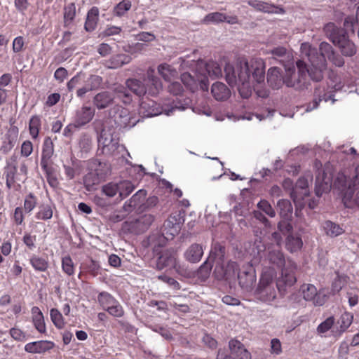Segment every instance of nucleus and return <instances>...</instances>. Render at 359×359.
Segmentation results:
<instances>
[{
	"label": "nucleus",
	"mask_w": 359,
	"mask_h": 359,
	"mask_svg": "<svg viewBox=\"0 0 359 359\" xmlns=\"http://www.w3.org/2000/svg\"><path fill=\"white\" fill-rule=\"evenodd\" d=\"M225 78L231 86H236L243 98L250 96L252 86L264 82L265 65L262 58H252L249 61L240 60L235 66L226 64L224 67Z\"/></svg>",
	"instance_id": "nucleus-1"
},
{
	"label": "nucleus",
	"mask_w": 359,
	"mask_h": 359,
	"mask_svg": "<svg viewBox=\"0 0 359 359\" xmlns=\"http://www.w3.org/2000/svg\"><path fill=\"white\" fill-rule=\"evenodd\" d=\"M266 259L269 262L281 269L280 276L277 278L278 291L285 292L297 282V264L290 259H285L279 245H273L268 248Z\"/></svg>",
	"instance_id": "nucleus-2"
},
{
	"label": "nucleus",
	"mask_w": 359,
	"mask_h": 359,
	"mask_svg": "<svg viewBox=\"0 0 359 359\" xmlns=\"http://www.w3.org/2000/svg\"><path fill=\"white\" fill-rule=\"evenodd\" d=\"M297 72L292 63L285 65V85L296 90H304L310 86L309 77L311 79L310 68L303 60H297L295 62Z\"/></svg>",
	"instance_id": "nucleus-3"
},
{
	"label": "nucleus",
	"mask_w": 359,
	"mask_h": 359,
	"mask_svg": "<svg viewBox=\"0 0 359 359\" xmlns=\"http://www.w3.org/2000/svg\"><path fill=\"white\" fill-rule=\"evenodd\" d=\"M126 88L139 97H142L147 92L154 95L162 88L160 79L155 76V70L149 67L147 71L146 77L142 80L128 79L126 81Z\"/></svg>",
	"instance_id": "nucleus-4"
},
{
	"label": "nucleus",
	"mask_w": 359,
	"mask_h": 359,
	"mask_svg": "<svg viewBox=\"0 0 359 359\" xmlns=\"http://www.w3.org/2000/svg\"><path fill=\"white\" fill-rule=\"evenodd\" d=\"M277 273L274 268L264 266L260 274L255 294L257 299L264 302L273 301L277 295V281L275 283Z\"/></svg>",
	"instance_id": "nucleus-5"
},
{
	"label": "nucleus",
	"mask_w": 359,
	"mask_h": 359,
	"mask_svg": "<svg viewBox=\"0 0 359 359\" xmlns=\"http://www.w3.org/2000/svg\"><path fill=\"white\" fill-rule=\"evenodd\" d=\"M334 186L343 194V201L346 206L353 202L359 207V165L355 168L351 178L347 179L344 174L339 173Z\"/></svg>",
	"instance_id": "nucleus-6"
},
{
	"label": "nucleus",
	"mask_w": 359,
	"mask_h": 359,
	"mask_svg": "<svg viewBox=\"0 0 359 359\" xmlns=\"http://www.w3.org/2000/svg\"><path fill=\"white\" fill-rule=\"evenodd\" d=\"M301 53L308 58L309 62V68L311 80L320 81L323 78V72L327 69V62L323 55H318L316 48H313L309 43H303L301 45Z\"/></svg>",
	"instance_id": "nucleus-7"
},
{
	"label": "nucleus",
	"mask_w": 359,
	"mask_h": 359,
	"mask_svg": "<svg viewBox=\"0 0 359 359\" xmlns=\"http://www.w3.org/2000/svg\"><path fill=\"white\" fill-rule=\"evenodd\" d=\"M98 146L102 149V153L106 156L114 155L120 147L118 140L104 130L101 131L98 137Z\"/></svg>",
	"instance_id": "nucleus-8"
},
{
	"label": "nucleus",
	"mask_w": 359,
	"mask_h": 359,
	"mask_svg": "<svg viewBox=\"0 0 359 359\" xmlns=\"http://www.w3.org/2000/svg\"><path fill=\"white\" fill-rule=\"evenodd\" d=\"M238 270V265L235 262H218L216 264L214 274L218 280H231L235 278Z\"/></svg>",
	"instance_id": "nucleus-9"
},
{
	"label": "nucleus",
	"mask_w": 359,
	"mask_h": 359,
	"mask_svg": "<svg viewBox=\"0 0 359 359\" xmlns=\"http://www.w3.org/2000/svg\"><path fill=\"white\" fill-rule=\"evenodd\" d=\"M114 112L115 121L117 122L121 126L132 128L139 122V119L135 118L128 109L122 107L121 106H116L111 110Z\"/></svg>",
	"instance_id": "nucleus-10"
},
{
	"label": "nucleus",
	"mask_w": 359,
	"mask_h": 359,
	"mask_svg": "<svg viewBox=\"0 0 359 359\" xmlns=\"http://www.w3.org/2000/svg\"><path fill=\"white\" fill-rule=\"evenodd\" d=\"M238 283L245 291H251L257 280L255 269L251 265H248L243 270L238 273Z\"/></svg>",
	"instance_id": "nucleus-11"
},
{
	"label": "nucleus",
	"mask_w": 359,
	"mask_h": 359,
	"mask_svg": "<svg viewBox=\"0 0 359 359\" xmlns=\"http://www.w3.org/2000/svg\"><path fill=\"white\" fill-rule=\"evenodd\" d=\"M19 130L16 126L8 128L1 138L0 153L4 155L8 154L15 147L18 138Z\"/></svg>",
	"instance_id": "nucleus-12"
},
{
	"label": "nucleus",
	"mask_w": 359,
	"mask_h": 359,
	"mask_svg": "<svg viewBox=\"0 0 359 359\" xmlns=\"http://www.w3.org/2000/svg\"><path fill=\"white\" fill-rule=\"evenodd\" d=\"M181 222L179 215H171L164 222L162 236L166 240H172L180 231Z\"/></svg>",
	"instance_id": "nucleus-13"
},
{
	"label": "nucleus",
	"mask_w": 359,
	"mask_h": 359,
	"mask_svg": "<svg viewBox=\"0 0 359 359\" xmlns=\"http://www.w3.org/2000/svg\"><path fill=\"white\" fill-rule=\"evenodd\" d=\"M181 80L184 85L187 86L191 92L198 89V86L203 91L208 90V79L204 76L203 78H195L191 74L184 72L181 76Z\"/></svg>",
	"instance_id": "nucleus-14"
},
{
	"label": "nucleus",
	"mask_w": 359,
	"mask_h": 359,
	"mask_svg": "<svg viewBox=\"0 0 359 359\" xmlns=\"http://www.w3.org/2000/svg\"><path fill=\"white\" fill-rule=\"evenodd\" d=\"M269 53L271 55L269 57L270 64H274L275 62H278L281 65L285 67V65H289L288 63L292 58L290 53L283 46H277L269 51Z\"/></svg>",
	"instance_id": "nucleus-15"
},
{
	"label": "nucleus",
	"mask_w": 359,
	"mask_h": 359,
	"mask_svg": "<svg viewBox=\"0 0 359 359\" xmlns=\"http://www.w3.org/2000/svg\"><path fill=\"white\" fill-rule=\"evenodd\" d=\"M303 298L306 301H312L313 304L320 306L325 302V296L321 297L320 293H318L316 287L312 284H306L302 286Z\"/></svg>",
	"instance_id": "nucleus-16"
},
{
	"label": "nucleus",
	"mask_w": 359,
	"mask_h": 359,
	"mask_svg": "<svg viewBox=\"0 0 359 359\" xmlns=\"http://www.w3.org/2000/svg\"><path fill=\"white\" fill-rule=\"evenodd\" d=\"M165 267H177V253L173 249L165 250L157 259V269L162 270Z\"/></svg>",
	"instance_id": "nucleus-17"
},
{
	"label": "nucleus",
	"mask_w": 359,
	"mask_h": 359,
	"mask_svg": "<svg viewBox=\"0 0 359 359\" xmlns=\"http://www.w3.org/2000/svg\"><path fill=\"white\" fill-rule=\"evenodd\" d=\"M309 182L304 177H300L290 192V197L294 203L303 200L309 194L308 190Z\"/></svg>",
	"instance_id": "nucleus-18"
},
{
	"label": "nucleus",
	"mask_w": 359,
	"mask_h": 359,
	"mask_svg": "<svg viewBox=\"0 0 359 359\" xmlns=\"http://www.w3.org/2000/svg\"><path fill=\"white\" fill-rule=\"evenodd\" d=\"M267 83L273 89H279L285 85V74L282 75L280 69L276 67H271L267 72Z\"/></svg>",
	"instance_id": "nucleus-19"
},
{
	"label": "nucleus",
	"mask_w": 359,
	"mask_h": 359,
	"mask_svg": "<svg viewBox=\"0 0 359 359\" xmlns=\"http://www.w3.org/2000/svg\"><path fill=\"white\" fill-rule=\"evenodd\" d=\"M338 46L341 54L345 57H352L357 52V47L355 43L349 40L346 34L341 36L334 43Z\"/></svg>",
	"instance_id": "nucleus-20"
},
{
	"label": "nucleus",
	"mask_w": 359,
	"mask_h": 359,
	"mask_svg": "<svg viewBox=\"0 0 359 359\" xmlns=\"http://www.w3.org/2000/svg\"><path fill=\"white\" fill-rule=\"evenodd\" d=\"M53 347V342L41 340L27 344L25 346V351L31 353H43L52 349Z\"/></svg>",
	"instance_id": "nucleus-21"
},
{
	"label": "nucleus",
	"mask_w": 359,
	"mask_h": 359,
	"mask_svg": "<svg viewBox=\"0 0 359 359\" xmlns=\"http://www.w3.org/2000/svg\"><path fill=\"white\" fill-rule=\"evenodd\" d=\"M131 60V57L128 55L117 54L111 56L108 60H104L102 64L108 69H115L130 63Z\"/></svg>",
	"instance_id": "nucleus-22"
},
{
	"label": "nucleus",
	"mask_w": 359,
	"mask_h": 359,
	"mask_svg": "<svg viewBox=\"0 0 359 359\" xmlns=\"http://www.w3.org/2000/svg\"><path fill=\"white\" fill-rule=\"evenodd\" d=\"M95 109L90 107L83 106L76 111L75 122L76 126L82 127L88 123L94 117Z\"/></svg>",
	"instance_id": "nucleus-23"
},
{
	"label": "nucleus",
	"mask_w": 359,
	"mask_h": 359,
	"mask_svg": "<svg viewBox=\"0 0 359 359\" xmlns=\"http://www.w3.org/2000/svg\"><path fill=\"white\" fill-rule=\"evenodd\" d=\"M314 95L316 98L312 102V107L309 105L306 111H310L317 108L319 102L322 100H324L325 102L332 100V103H334L335 101V100L332 97L333 95L332 93L325 92V86H319L316 87L314 91Z\"/></svg>",
	"instance_id": "nucleus-24"
},
{
	"label": "nucleus",
	"mask_w": 359,
	"mask_h": 359,
	"mask_svg": "<svg viewBox=\"0 0 359 359\" xmlns=\"http://www.w3.org/2000/svg\"><path fill=\"white\" fill-rule=\"evenodd\" d=\"M203 255V249L201 245L191 244L184 252V256L187 261L191 263L198 262Z\"/></svg>",
	"instance_id": "nucleus-25"
},
{
	"label": "nucleus",
	"mask_w": 359,
	"mask_h": 359,
	"mask_svg": "<svg viewBox=\"0 0 359 359\" xmlns=\"http://www.w3.org/2000/svg\"><path fill=\"white\" fill-rule=\"evenodd\" d=\"M197 67L204 68L205 75L212 78H218L222 76V69L217 62L210 61L205 62L203 60H198Z\"/></svg>",
	"instance_id": "nucleus-26"
},
{
	"label": "nucleus",
	"mask_w": 359,
	"mask_h": 359,
	"mask_svg": "<svg viewBox=\"0 0 359 359\" xmlns=\"http://www.w3.org/2000/svg\"><path fill=\"white\" fill-rule=\"evenodd\" d=\"M248 4L258 11L268 13H278L283 12L282 8L275 6L273 4L259 0H250L248 1Z\"/></svg>",
	"instance_id": "nucleus-27"
},
{
	"label": "nucleus",
	"mask_w": 359,
	"mask_h": 359,
	"mask_svg": "<svg viewBox=\"0 0 359 359\" xmlns=\"http://www.w3.org/2000/svg\"><path fill=\"white\" fill-rule=\"evenodd\" d=\"M113 100L114 97L109 92L103 91L95 95L93 104L98 109H103L108 107Z\"/></svg>",
	"instance_id": "nucleus-28"
},
{
	"label": "nucleus",
	"mask_w": 359,
	"mask_h": 359,
	"mask_svg": "<svg viewBox=\"0 0 359 359\" xmlns=\"http://www.w3.org/2000/svg\"><path fill=\"white\" fill-rule=\"evenodd\" d=\"M212 96L217 100H225L230 96V90L225 84L221 82H216L211 88Z\"/></svg>",
	"instance_id": "nucleus-29"
},
{
	"label": "nucleus",
	"mask_w": 359,
	"mask_h": 359,
	"mask_svg": "<svg viewBox=\"0 0 359 359\" xmlns=\"http://www.w3.org/2000/svg\"><path fill=\"white\" fill-rule=\"evenodd\" d=\"M17 170V165L15 163H8L4 168V175L6 178V185L8 189H11L16 182Z\"/></svg>",
	"instance_id": "nucleus-30"
},
{
	"label": "nucleus",
	"mask_w": 359,
	"mask_h": 359,
	"mask_svg": "<svg viewBox=\"0 0 359 359\" xmlns=\"http://www.w3.org/2000/svg\"><path fill=\"white\" fill-rule=\"evenodd\" d=\"M324 32L325 35L334 44L336 43L337 41L341 37V36L346 34L344 29L337 27L332 22H329L325 25Z\"/></svg>",
	"instance_id": "nucleus-31"
},
{
	"label": "nucleus",
	"mask_w": 359,
	"mask_h": 359,
	"mask_svg": "<svg viewBox=\"0 0 359 359\" xmlns=\"http://www.w3.org/2000/svg\"><path fill=\"white\" fill-rule=\"evenodd\" d=\"M139 113L142 117H151L160 114L159 110L155 107V102L147 100L141 102Z\"/></svg>",
	"instance_id": "nucleus-32"
},
{
	"label": "nucleus",
	"mask_w": 359,
	"mask_h": 359,
	"mask_svg": "<svg viewBox=\"0 0 359 359\" xmlns=\"http://www.w3.org/2000/svg\"><path fill=\"white\" fill-rule=\"evenodd\" d=\"M225 255V248L219 243H213L208 259L212 262L215 260L216 264L223 262Z\"/></svg>",
	"instance_id": "nucleus-33"
},
{
	"label": "nucleus",
	"mask_w": 359,
	"mask_h": 359,
	"mask_svg": "<svg viewBox=\"0 0 359 359\" xmlns=\"http://www.w3.org/2000/svg\"><path fill=\"white\" fill-rule=\"evenodd\" d=\"M41 168L45 172L47 182L49 185L53 188L59 184L57 174L56 170L52 166L51 163L41 165Z\"/></svg>",
	"instance_id": "nucleus-34"
},
{
	"label": "nucleus",
	"mask_w": 359,
	"mask_h": 359,
	"mask_svg": "<svg viewBox=\"0 0 359 359\" xmlns=\"http://www.w3.org/2000/svg\"><path fill=\"white\" fill-rule=\"evenodd\" d=\"M53 151V145L51 140L49 138L46 139L43 144L40 165L51 163L50 159Z\"/></svg>",
	"instance_id": "nucleus-35"
},
{
	"label": "nucleus",
	"mask_w": 359,
	"mask_h": 359,
	"mask_svg": "<svg viewBox=\"0 0 359 359\" xmlns=\"http://www.w3.org/2000/svg\"><path fill=\"white\" fill-rule=\"evenodd\" d=\"M277 207L281 217L289 219L292 217L293 208L290 201L286 199L279 200L277 203Z\"/></svg>",
	"instance_id": "nucleus-36"
},
{
	"label": "nucleus",
	"mask_w": 359,
	"mask_h": 359,
	"mask_svg": "<svg viewBox=\"0 0 359 359\" xmlns=\"http://www.w3.org/2000/svg\"><path fill=\"white\" fill-rule=\"evenodd\" d=\"M99 11L96 7L92 8L87 14V18L85 23V29L91 32L95 29L97 20H98Z\"/></svg>",
	"instance_id": "nucleus-37"
},
{
	"label": "nucleus",
	"mask_w": 359,
	"mask_h": 359,
	"mask_svg": "<svg viewBox=\"0 0 359 359\" xmlns=\"http://www.w3.org/2000/svg\"><path fill=\"white\" fill-rule=\"evenodd\" d=\"M325 233L330 237H337L344 233V229L332 221H325L323 224Z\"/></svg>",
	"instance_id": "nucleus-38"
},
{
	"label": "nucleus",
	"mask_w": 359,
	"mask_h": 359,
	"mask_svg": "<svg viewBox=\"0 0 359 359\" xmlns=\"http://www.w3.org/2000/svg\"><path fill=\"white\" fill-rule=\"evenodd\" d=\"M158 72L163 78V79L167 81H170L177 75V71L170 65L166 63L161 64L158 65Z\"/></svg>",
	"instance_id": "nucleus-39"
},
{
	"label": "nucleus",
	"mask_w": 359,
	"mask_h": 359,
	"mask_svg": "<svg viewBox=\"0 0 359 359\" xmlns=\"http://www.w3.org/2000/svg\"><path fill=\"white\" fill-rule=\"evenodd\" d=\"M303 245V242L300 236L290 234L286 239V248L291 252L299 250Z\"/></svg>",
	"instance_id": "nucleus-40"
},
{
	"label": "nucleus",
	"mask_w": 359,
	"mask_h": 359,
	"mask_svg": "<svg viewBox=\"0 0 359 359\" xmlns=\"http://www.w3.org/2000/svg\"><path fill=\"white\" fill-rule=\"evenodd\" d=\"M114 92L116 98L120 100L123 104H129L132 102V95L127 90L126 86H118L114 88Z\"/></svg>",
	"instance_id": "nucleus-41"
},
{
	"label": "nucleus",
	"mask_w": 359,
	"mask_h": 359,
	"mask_svg": "<svg viewBox=\"0 0 359 359\" xmlns=\"http://www.w3.org/2000/svg\"><path fill=\"white\" fill-rule=\"evenodd\" d=\"M29 262L36 271L40 272L46 271L49 266L48 262L46 259L37 255L32 256Z\"/></svg>",
	"instance_id": "nucleus-42"
},
{
	"label": "nucleus",
	"mask_w": 359,
	"mask_h": 359,
	"mask_svg": "<svg viewBox=\"0 0 359 359\" xmlns=\"http://www.w3.org/2000/svg\"><path fill=\"white\" fill-rule=\"evenodd\" d=\"M330 188L331 182L329 178L316 177L315 191L318 196H321L324 192L328 191Z\"/></svg>",
	"instance_id": "nucleus-43"
},
{
	"label": "nucleus",
	"mask_w": 359,
	"mask_h": 359,
	"mask_svg": "<svg viewBox=\"0 0 359 359\" xmlns=\"http://www.w3.org/2000/svg\"><path fill=\"white\" fill-rule=\"evenodd\" d=\"M97 300L100 306L105 311H107L116 301L114 297L107 292H100L97 297Z\"/></svg>",
	"instance_id": "nucleus-44"
},
{
	"label": "nucleus",
	"mask_w": 359,
	"mask_h": 359,
	"mask_svg": "<svg viewBox=\"0 0 359 359\" xmlns=\"http://www.w3.org/2000/svg\"><path fill=\"white\" fill-rule=\"evenodd\" d=\"M118 194L121 199L127 197L135 189L134 185L129 180H123L117 183Z\"/></svg>",
	"instance_id": "nucleus-45"
},
{
	"label": "nucleus",
	"mask_w": 359,
	"mask_h": 359,
	"mask_svg": "<svg viewBox=\"0 0 359 359\" xmlns=\"http://www.w3.org/2000/svg\"><path fill=\"white\" fill-rule=\"evenodd\" d=\"M53 217L52 207L48 204H41L36 213L35 217L40 220H48Z\"/></svg>",
	"instance_id": "nucleus-46"
},
{
	"label": "nucleus",
	"mask_w": 359,
	"mask_h": 359,
	"mask_svg": "<svg viewBox=\"0 0 359 359\" xmlns=\"http://www.w3.org/2000/svg\"><path fill=\"white\" fill-rule=\"evenodd\" d=\"M353 320V315L351 313L344 312L341 314L337 321L339 325V331L341 333L345 332L351 325Z\"/></svg>",
	"instance_id": "nucleus-47"
},
{
	"label": "nucleus",
	"mask_w": 359,
	"mask_h": 359,
	"mask_svg": "<svg viewBox=\"0 0 359 359\" xmlns=\"http://www.w3.org/2000/svg\"><path fill=\"white\" fill-rule=\"evenodd\" d=\"M76 15V6L71 3L65 7L64 9V23L65 27H68L74 20Z\"/></svg>",
	"instance_id": "nucleus-48"
},
{
	"label": "nucleus",
	"mask_w": 359,
	"mask_h": 359,
	"mask_svg": "<svg viewBox=\"0 0 359 359\" xmlns=\"http://www.w3.org/2000/svg\"><path fill=\"white\" fill-rule=\"evenodd\" d=\"M41 128V119L39 116H33L29 123L30 135L33 139H36Z\"/></svg>",
	"instance_id": "nucleus-49"
},
{
	"label": "nucleus",
	"mask_w": 359,
	"mask_h": 359,
	"mask_svg": "<svg viewBox=\"0 0 359 359\" xmlns=\"http://www.w3.org/2000/svg\"><path fill=\"white\" fill-rule=\"evenodd\" d=\"M80 150L83 153H88L92 148V137L90 135L83 133L79 141Z\"/></svg>",
	"instance_id": "nucleus-50"
},
{
	"label": "nucleus",
	"mask_w": 359,
	"mask_h": 359,
	"mask_svg": "<svg viewBox=\"0 0 359 359\" xmlns=\"http://www.w3.org/2000/svg\"><path fill=\"white\" fill-rule=\"evenodd\" d=\"M50 316L51 321L57 328L62 329L64 327V318L62 313L57 309H50Z\"/></svg>",
	"instance_id": "nucleus-51"
},
{
	"label": "nucleus",
	"mask_w": 359,
	"mask_h": 359,
	"mask_svg": "<svg viewBox=\"0 0 359 359\" xmlns=\"http://www.w3.org/2000/svg\"><path fill=\"white\" fill-rule=\"evenodd\" d=\"M98 175L97 173L90 172L84 177L83 182L88 191H90L94 185L99 183L100 178Z\"/></svg>",
	"instance_id": "nucleus-52"
},
{
	"label": "nucleus",
	"mask_w": 359,
	"mask_h": 359,
	"mask_svg": "<svg viewBox=\"0 0 359 359\" xmlns=\"http://www.w3.org/2000/svg\"><path fill=\"white\" fill-rule=\"evenodd\" d=\"M226 18V15L222 13L219 12H214L210 13L208 15H206L203 19V22L205 23H209V22H224Z\"/></svg>",
	"instance_id": "nucleus-53"
},
{
	"label": "nucleus",
	"mask_w": 359,
	"mask_h": 359,
	"mask_svg": "<svg viewBox=\"0 0 359 359\" xmlns=\"http://www.w3.org/2000/svg\"><path fill=\"white\" fill-rule=\"evenodd\" d=\"M212 267V262L207 259L198 270V277L203 280H206L210 276Z\"/></svg>",
	"instance_id": "nucleus-54"
},
{
	"label": "nucleus",
	"mask_w": 359,
	"mask_h": 359,
	"mask_svg": "<svg viewBox=\"0 0 359 359\" xmlns=\"http://www.w3.org/2000/svg\"><path fill=\"white\" fill-rule=\"evenodd\" d=\"M62 269L63 272L68 276L74 273V262L69 256H66L62 259Z\"/></svg>",
	"instance_id": "nucleus-55"
},
{
	"label": "nucleus",
	"mask_w": 359,
	"mask_h": 359,
	"mask_svg": "<svg viewBox=\"0 0 359 359\" xmlns=\"http://www.w3.org/2000/svg\"><path fill=\"white\" fill-rule=\"evenodd\" d=\"M32 323L36 330L40 333L46 332V327L43 313L32 318Z\"/></svg>",
	"instance_id": "nucleus-56"
},
{
	"label": "nucleus",
	"mask_w": 359,
	"mask_h": 359,
	"mask_svg": "<svg viewBox=\"0 0 359 359\" xmlns=\"http://www.w3.org/2000/svg\"><path fill=\"white\" fill-rule=\"evenodd\" d=\"M102 191L107 196L112 198L118 193V187L117 183L109 182L102 187Z\"/></svg>",
	"instance_id": "nucleus-57"
},
{
	"label": "nucleus",
	"mask_w": 359,
	"mask_h": 359,
	"mask_svg": "<svg viewBox=\"0 0 359 359\" xmlns=\"http://www.w3.org/2000/svg\"><path fill=\"white\" fill-rule=\"evenodd\" d=\"M147 192L145 190L140 189L136 192L129 200L128 204L130 207L135 208L146 197Z\"/></svg>",
	"instance_id": "nucleus-58"
},
{
	"label": "nucleus",
	"mask_w": 359,
	"mask_h": 359,
	"mask_svg": "<svg viewBox=\"0 0 359 359\" xmlns=\"http://www.w3.org/2000/svg\"><path fill=\"white\" fill-rule=\"evenodd\" d=\"M257 207L270 217L276 216V212L271 204L266 200H262L257 203Z\"/></svg>",
	"instance_id": "nucleus-59"
},
{
	"label": "nucleus",
	"mask_w": 359,
	"mask_h": 359,
	"mask_svg": "<svg viewBox=\"0 0 359 359\" xmlns=\"http://www.w3.org/2000/svg\"><path fill=\"white\" fill-rule=\"evenodd\" d=\"M37 203L36 197L32 193L28 194L24 201V208L27 212H32Z\"/></svg>",
	"instance_id": "nucleus-60"
},
{
	"label": "nucleus",
	"mask_w": 359,
	"mask_h": 359,
	"mask_svg": "<svg viewBox=\"0 0 359 359\" xmlns=\"http://www.w3.org/2000/svg\"><path fill=\"white\" fill-rule=\"evenodd\" d=\"M131 8V2L129 1H122L114 8V12L118 16L123 15Z\"/></svg>",
	"instance_id": "nucleus-61"
},
{
	"label": "nucleus",
	"mask_w": 359,
	"mask_h": 359,
	"mask_svg": "<svg viewBox=\"0 0 359 359\" xmlns=\"http://www.w3.org/2000/svg\"><path fill=\"white\" fill-rule=\"evenodd\" d=\"M256 238L254 241V244L252 245V252L255 255H259L261 252H264L266 250V247L262 241V239L260 236L257 235V232L255 233Z\"/></svg>",
	"instance_id": "nucleus-62"
},
{
	"label": "nucleus",
	"mask_w": 359,
	"mask_h": 359,
	"mask_svg": "<svg viewBox=\"0 0 359 359\" xmlns=\"http://www.w3.org/2000/svg\"><path fill=\"white\" fill-rule=\"evenodd\" d=\"M319 49L320 53H318V55H323L325 60L326 57L329 58L334 53L332 46L330 43L325 41L320 43Z\"/></svg>",
	"instance_id": "nucleus-63"
},
{
	"label": "nucleus",
	"mask_w": 359,
	"mask_h": 359,
	"mask_svg": "<svg viewBox=\"0 0 359 359\" xmlns=\"http://www.w3.org/2000/svg\"><path fill=\"white\" fill-rule=\"evenodd\" d=\"M107 311L110 315L116 318H121L124 314L123 309L117 300L116 301V303H114L109 308V309H107Z\"/></svg>",
	"instance_id": "nucleus-64"
}]
</instances>
